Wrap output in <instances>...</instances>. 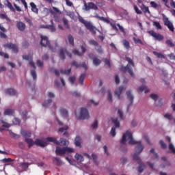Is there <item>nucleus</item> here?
<instances>
[{"mask_svg":"<svg viewBox=\"0 0 175 175\" xmlns=\"http://www.w3.org/2000/svg\"><path fill=\"white\" fill-rule=\"evenodd\" d=\"M29 166V163H20V165L18 167V170L19 172H23L24 170H27V169H28Z\"/></svg>","mask_w":175,"mask_h":175,"instance_id":"obj_18","label":"nucleus"},{"mask_svg":"<svg viewBox=\"0 0 175 175\" xmlns=\"http://www.w3.org/2000/svg\"><path fill=\"white\" fill-rule=\"evenodd\" d=\"M150 153L152 154L153 155V158H158V154H157V152H155V149L152 148L150 149Z\"/></svg>","mask_w":175,"mask_h":175,"instance_id":"obj_53","label":"nucleus"},{"mask_svg":"<svg viewBox=\"0 0 175 175\" xmlns=\"http://www.w3.org/2000/svg\"><path fill=\"white\" fill-rule=\"evenodd\" d=\"M89 106H91V105H93L94 106H98L99 105L98 102L94 101V100H90L88 103Z\"/></svg>","mask_w":175,"mask_h":175,"instance_id":"obj_47","label":"nucleus"},{"mask_svg":"<svg viewBox=\"0 0 175 175\" xmlns=\"http://www.w3.org/2000/svg\"><path fill=\"white\" fill-rule=\"evenodd\" d=\"M149 33L151 36L154 38V40H159V42H161V40H163V36L160 33H158L152 30L150 31Z\"/></svg>","mask_w":175,"mask_h":175,"instance_id":"obj_14","label":"nucleus"},{"mask_svg":"<svg viewBox=\"0 0 175 175\" xmlns=\"http://www.w3.org/2000/svg\"><path fill=\"white\" fill-rule=\"evenodd\" d=\"M30 6L31 8V12H33V13H39V10L38 9V7L35 5L33 2L30 3Z\"/></svg>","mask_w":175,"mask_h":175,"instance_id":"obj_27","label":"nucleus"},{"mask_svg":"<svg viewBox=\"0 0 175 175\" xmlns=\"http://www.w3.org/2000/svg\"><path fill=\"white\" fill-rule=\"evenodd\" d=\"M159 144L161 145V148H167V145H166L163 140H161L159 142Z\"/></svg>","mask_w":175,"mask_h":175,"instance_id":"obj_60","label":"nucleus"},{"mask_svg":"<svg viewBox=\"0 0 175 175\" xmlns=\"http://www.w3.org/2000/svg\"><path fill=\"white\" fill-rule=\"evenodd\" d=\"M81 49L82 52L79 51V50L77 49L72 50L73 54H75V55H78V57H81L84 55V53L87 51V49H85V47H84V46H81Z\"/></svg>","mask_w":175,"mask_h":175,"instance_id":"obj_16","label":"nucleus"},{"mask_svg":"<svg viewBox=\"0 0 175 175\" xmlns=\"http://www.w3.org/2000/svg\"><path fill=\"white\" fill-rule=\"evenodd\" d=\"M117 127L113 126L109 132V135L112 137H116V135H117Z\"/></svg>","mask_w":175,"mask_h":175,"instance_id":"obj_28","label":"nucleus"},{"mask_svg":"<svg viewBox=\"0 0 175 175\" xmlns=\"http://www.w3.org/2000/svg\"><path fill=\"white\" fill-rule=\"evenodd\" d=\"M51 142V143H54L55 144H57V146H68L69 144V142H68L66 139L64 138H60V142L55 139L54 137H47L46 138V142Z\"/></svg>","mask_w":175,"mask_h":175,"instance_id":"obj_7","label":"nucleus"},{"mask_svg":"<svg viewBox=\"0 0 175 175\" xmlns=\"http://www.w3.org/2000/svg\"><path fill=\"white\" fill-rule=\"evenodd\" d=\"M84 7L85 10H86L87 12H88V10H91V9L93 10H98V6L92 2L88 3L87 5V3L85 1Z\"/></svg>","mask_w":175,"mask_h":175,"instance_id":"obj_10","label":"nucleus"},{"mask_svg":"<svg viewBox=\"0 0 175 175\" xmlns=\"http://www.w3.org/2000/svg\"><path fill=\"white\" fill-rule=\"evenodd\" d=\"M75 116L78 120H88L90 118V113L85 108H81L79 112H75Z\"/></svg>","mask_w":175,"mask_h":175,"instance_id":"obj_4","label":"nucleus"},{"mask_svg":"<svg viewBox=\"0 0 175 175\" xmlns=\"http://www.w3.org/2000/svg\"><path fill=\"white\" fill-rule=\"evenodd\" d=\"M92 129H98V121L96 120L92 124Z\"/></svg>","mask_w":175,"mask_h":175,"instance_id":"obj_62","label":"nucleus"},{"mask_svg":"<svg viewBox=\"0 0 175 175\" xmlns=\"http://www.w3.org/2000/svg\"><path fill=\"white\" fill-rule=\"evenodd\" d=\"M36 64L38 68H43V62H42L41 60H37Z\"/></svg>","mask_w":175,"mask_h":175,"instance_id":"obj_63","label":"nucleus"},{"mask_svg":"<svg viewBox=\"0 0 175 175\" xmlns=\"http://www.w3.org/2000/svg\"><path fill=\"white\" fill-rule=\"evenodd\" d=\"M23 59H25L26 61H29V65L32 66V68H34V69L36 68L35 66V63L32 62V56L31 55H23Z\"/></svg>","mask_w":175,"mask_h":175,"instance_id":"obj_19","label":"nucleus"},{"mask_svg":"<svg viewBox=\"0 0 175 175\" xmlns=\"http://www.w3.org/2000/svg\"><path fill=\"white\" fill-rule=\"evenodd\" d=\"M126 96L130 99V105H132L133 103V99L134 96L133 94H132V90H127L126 92Z\"/></svg>","mask_w":175,"mask_h":175,"instance_id":"obj_23","label":"nucleus"},{"mask_svg":"<svg viewBox=\"0 0 175 175\" xmlns=\"http://www.w3.org/2000/svg\"><path fill=\"white\" fill-rule=\"evenodd\" d=\"M65 55H68V57H69V58H72V53L68 52L66 49H62L59 50V58H61L62 59H65L66 57Z\"/></svg>","mask_w":175,"mask_h":175,"instance_id":"obj_8","label":"nucleus"},{"mask_svg":"<svg viewBox=\"0 0 175 175\" xmlns=\"http://www.w3.org/2000/svg\"><path fill=\"white\" fill-rule=\"evenodd\" d=\"M126 61H127V62H129V64L126 65V66H122L121 67V70L122 72H128V73L130 75V76L131 77H133L135 79V72H133V70L132 69L133 68H135V63H133V61L132 60V59L126 57Z\"/></svg>","mask_w":175,"mask_h":175,"instance_id":"obj_2","label":"nucleus"},{"mask_svg":"<svg viewBox=\"0 0 175 175\" xmlns=\"http://www.w3.org/2000/svg\"><path fill=\"white\" fill-rule=\"evenodd\" d=\"M68 42L71 46H75V38H73V36L71 34H69L68 36Z\"/></svg>","mask_w":175,"mask_h":175,"instance_id":"obj_32","label":"nucleus"},{"mask_svg":"<svg viewBox=\"0 0 175 175\" xmlns=\"http://www.w3.org/2000/svg\"><path fill=\"white\" fill-rule=\"evenodd\" d=\"M166 44L169 46L170 47H174V44L170 40H167L165 41Z\"/></svg>","mask_w":175,"mask_h":175,"instance_id":"obj_54","label":"nucleus"},{"mask_svg":"<svg viewBox=\"0 0 175 175\" xmlns=\"http://www.w3.org/2000/svg\"><path fill=\"white\" fill-rule=\"evenodd\" d=\"M103 150L104 151L105 154L107 155V157H109V155H110V153L109 152V148H107V146L105 145L103 147Z\"/></svg>","mask_w":175,"mask_h":175,"instance_id":"obj_43","label":"nucleus"},{"mask_svg":"<svg viewBox=\"0 0 175 175\" xmlns=\"http://www.w3.org/2000/svg\"><path fill=\"white\" fill-rule=\"evenodd\" d=\"M52 9L53 10V12H55V13L57 14H62V12H61V10L56 7H53Z\"/></svg>","mask_w":175,"mask_h":175,"instance_id":"obj_58","label":"nucleus"},{"mask_svg":"<svg viewBox=\"0 0 175 175\" xmlns=\"http://www.w3.org/2000/svg\"><path fill=\"white\" fill-rule=\"evenodd\" d=\"M68 80L71 84H75V81H76V77L71 76L69 77Z\"/></svg>","mask_w":175,"mask_h":175,"instance_id":"obj_52","label":"nucleus"},{"mask_svg":"<svg viewBox=\"0 0 175 175\" xmlns=\"http://www.w3.org/2000/svg\"><path fill=\"white\" fill-rule=\"evenodd\" d=\"M141 9H142V12H144V13L150 14V10H148V7L144 5V4H142L141 5Z\"/></svg>","mask_w":175,"mask_h":175,"instance_id":"obj_37","label":"nucleus"},{"mask_svg":"<svg viewBox=\"0 0 175 175\" xmlns=\"http://www.w3.org/2000/svg\"><path fill=\"white\" fill-rule=\"evenodd\" d=\"M6 94L7 95H10V96H14V95H16L17 92H16V90H14V89H8L6 90Z\"/></svg>","mask_w":175,"mask_h":175,"instance_id":"obj_29","label":"nucleus"},{"mask_svg":"<svg viewBox=\"0 0 175 175\" xmlns=\"http://www.w3.org/2000/svg\"><path fill=\"white\" fill-rule=\"evenodd\" d=\"M53 161L55 162V163H56V165H62V161H61V159H59V158L58 157H55L53 159Z\"/></svg>","mask_w":175,"mask_h":175,"instance_id":"obj_45","label":"nucleus"},{"mask_svg":"<svg viewBox=\"0 0 175 175\" xmlns=\"http://www.w3.org/2000/svg\"><path fill=\"white\" fill-rule=\"evenodd\" d=\"M0 124H3L2 126L3 128H10L11 126L10 124L6 122L3 120H2V118H0Z\"/></svg>","mask_w":175,"mask_h":175,"instance_id":"obj_31","label":"nucleus"},{"mask_svg":"<svg viewBox=\"0 0 175 175\" xmlns=\"http://www.w3.org/2000/svg\"><path fill=\"white\" fill-rule=\"evenodd\" d=\"M75 152V149L69 147L61 148L59 146L56 147L55 153L57 155H65V154H70Z\"/></svg>","mask_w":175,"mask_h":175,"instance_id":"obj_5","label":"nucleus"},{"mask_svg":"<svg viewBox=\"0 0 175 175\" xmlns=\"http://www.w3.org/2000/svg\"><path fill=\"white\" fill-rule=\"evenodd\" d=\"M153 25L157 28V29H162V26H161V23L159 22H154Z\"/></svg>","mask_w":175,"mask_h":175,"instance_id":"obj_50","label":"nucleus"},{"mask_svg":"<svg viewBox=\"0 0 175 175\" xmlns=\"http://www.w3.org/2000/svg\"><path fill=\"white\" fill-rule=\"evenodd\" d=\"M53 102V100H51V98L46 100L44 101V103L42 104V106L44 107H47V106H49V105H51V103Z\"/></svg>","mask_w":175,"mask_h":175,"instance_id":"obj_41","label":"nucleus"},{"mask_svg":"<svg viewBox=\"0 0 175 175\" xmlns=\"http://www.w3.org/2000/svg\"><path fill=\"white\" fill-rule=\"evenodd\" d=\"M75 159L77 162H84V157L79 153L75 154Z\"/></svg>","mask_w":175,"mask_h":175,"instance_id":"obj_24","label":"nucleus"},{"mask_svg":"<svg viewBox=\"0 0 175 175\" xmlns=\"http://www.w3.org/2000/svg\"><path fill=\"white\" fill-rule=\"evenodd\" d=\"M144 167H145L144 164H140V165L138 167L139 173H142L143 170H144Z\"/></svg>","mask_w":175,"mask_h":175,"instance_id":"obj_56","label":"nucleus"},{"mask_svg":"<svg viewBox=\"0 0 175 175\" xmlns=\"http://www.w3.org/2000/svg\"><path fill=\"white\" fill-rule=\"evenodd\" d=\"M169 149L170 150V151H172V152H173V154H175V148L173 144L170 143Z\"/></svg>","mask_w":175,"mask_h":175,"instance_id":"obj_51","label":"nucleus"},{"mask_svg":"<svg viewBox=\"0 0 175 175\" xmlns=\"http://www.w3.org/2000/svg\"><path fill=\"white\" fill-rule=\"evenodd\" d=\"M120 143L124 146H126L127 143L129 144H137L135 147V153L133 154V159L135 161H140V157H139V155L143 152L144 145L142 144V142H137L133 139L132 131L128 130L123 134Z\"/></svg>","mask_w":175,"mask_h":175,"instance_id":"obj_1","label":"nucleus"},{"mask_svg":"<svg viewBox=\"0 0 175 175\" xmlns=\"http://www.w3.org/2000/svg\"><path fill=\"white\" fill-rule=\"evenodd\" d=\"M16 27L19 31H25L26 28V25H25V23L21 21H18L16 23Z\"/></svg>","mask_w":175,"mask_h":175,"instance_id":"obj_22","label":"nucleus"},{"mask_svg":"<svg viewBox=\"0 0 175 175\" xmlns=\"http://www.w3.org/2000/svg\"><path fill=\"white\" fill-rule=\"evenodd\" d=\"M5 49H9L12 50L14 53H17L18 51V49L17 48V45L13 43H8L3 45Z\"/></svg>","mask_w":175,"mask_h":175,"instance_id":"obj_13","label":"nucleus"},{"mask_svg":"<svg viewBox=\"0 0 175 175\" xmlns=\"http://www.w3.org/2000/svg\"><path fill=\"white\" fill-rule=\"evenodd\" d=\"M51 25H48V29L51 31V32H55L57 31V29H55V27L54 26V22H53V20L51 21Z\"/></svg>","mask_w":175,"mask_h":175,"instance_id":"obj_30","label":"nucleus"},{"mask_svg":"<svg viewBox=\"0 0 175 175\" xmlns=\"http://www.w3.org/2000/svg\"><path fill=\"white\" fill-rule=\"evenodd\" d=\"M81 143H83V139L80 136L77 135L75 139V144L76 147H79V148H81Z\"/></svg>","mask_w":175,"mask_h":175,"instance_id":"obj_20","label":"nucleus"},{"mask_svg":"<svg viewBox=\"0 0 175 175\" xmlns=\"http://www.w3.org/2000/svg\"><path fill=\"white\" fill-rule=\"evenodd\" d=\"M122 44L124 45V47L126 49V50H129L131 46L129 45V42H128L126 40H124L122 41Z\"/></svg>","mask_w":175,"mask_h":175,"instance_id":"obj_39","label":"nucleus"},{"mask_svg":"<svg viewBox=\"0 0 175 175\" xmlns=\"http://www.w3.org/2000/svg\"><path fill=\"white\" fill-rule=\"evenodd\" d=\"M107 99L110 103L113 102V93H111V90H110L107 91Z\"/></svg>","mask_w":175,"mask_h":175,"instance_id":"obj_25","label":"nucleus"},{"mask_svg":"<svg viewBox=\"0 0 175 175\" xmlns=\"http://www.w3.org/2000/svg\"><path fill=\"white\" fill-rule=\"evenodd\" d=\"M68 126H65L64 127H62V128H59V130H58V132H64V131H68Z\"/></svg>","mask_w":175,"mask_h":175,"instance_id":"obj_64","label":"nucleus"},{"mask_svg":"<svg viewBox=\"0 0 175 175\" xmlns=\"http://www.w3.org/2000/svg\"><path fill=\"white\" fill-rule=\"evenodd\" d=\"M28 114V112H27V111H21V116H22V117L23 118H27V115Z\"/></svg>","mask_w":175,"mask_h":175,"instance_id":"obj_61","label":"nucleus"},{"mask_svg":"<svg viewBox=\"0 0 175 175\" xmlns=\"http://www.w3.org/2000/svg\"><path fill=\"white\" fill-rule=\"evenodd\" d=\"M163 21L165 23V25L167 27V28L171 31L172 32H174V27L173 26V23L169 21V18L166 17V16L163 15Z\"/></svg>","mask_w":175,"mask_h":175,"instance_id":"obj_9","label":"nucleus"},{"mask_svg":"<svg viewBox=\"0 0 175 175\" xmlns=\"http://www.w3.org/2000/svg\"><path fill=\"white\" fill-rule=\"evenodd\" d=\"M21 133L22 135H23L25 137H31V133L28 131H25L24 130H22L21 131Z\"/></svg>","mask_w":175,"mask_h":175,"instance_id":"obj_35","label":"nucleus"},{"mask_svg":"<svg viewBox=\"0 0 175 175\" xmlns=\"http://www.w3.org/2000/svg\"><path fill=\"white\" fill-rule=\"evenodd\" d=\"M60 113H61V115L62 116V117H68V111L66 109H61L60 110Z\"/></svg>","mask_w":175,"mask_h":175,"instance_id":"obj_44","label":"nucleus"},{"mask_svg":"<svg viewBox=\"0 0 175 175\" xmlns=\"http://www.w3.org/2000/svg\"><path fill=\"white\" fill-rule=\"evenodd\" d=\"M25 142L29 144V147H32L33 144H36V146H39L40 147H46L49 143H47V139H36L35 142L32 139L25 138Z\"/></svg>","mask_w":175,"mask_h":175,"instance_id":"obj_3","label":"nucleus"},{"mask_svg":"<svg viewBox=\"0 0 175 175\" xmlns=\"http://www.w3.org/2000/svg\"><path fill=\"white\" fill-rule=\"evenodd\" d=\"M45 10H48V12L51 13L52 16H53V18L55 19V21H57V23H59L61 21V19H59V17L57 16V14H55V12L53 10L45 8Z\"/></svg>","mask_w":175,"mask_h":175,"instance_id":"obj_21","label":"nucleus"},{"mask_svg":"<svg viewBox=\"0 0 175 175\" xmlns=\"http://www.w3.org/2000/svg\"><path fill=\"white\" fill-rule=\"evenodd\" d=\"M89 43H90V44H92V46H95V47H96L99 44V43H98V42H96L94 40H89Z\"/></svg>","mask_w":175,"mask_h":175,"instance_id":"obj_49","label":"nucleus"},{"mask_svg":"<svg viewBox=\"0 0 175 175\" xmlns=\"http://www.w3.org/2000/svg\"><path fill=\"white\" fill-rule=\"evenodd\" d=\"M111 121L115 128H120L121 124L120 123V120H118V118H112Z\"/></svg>","mask_w":175,"mask_h":175,"instance_id":"obj_26","label":"nucleus"},{"mask_svg":"<svg viewBox=\"0 0 175 175\" xmlns=\"http://www.w3.org/2000/svg\"><path fill=\"white\" fill-rule=\"evenodd\" d=\"M125 90H126V87L122 85L115 90L114 94L117 96L118 99L122 98L121 94L122 92H124V91H125Z\"/></svg>","mask_w":175,"mask_h":175,"instance_id":"obj_11","label":"nucleus"},{"mask_svg":"<svg viewBox=\"0 0 175 175\" xmlns=\"http://www.w3.org/2000/svg\"><path fill=\"white\" fill-rule=\"evenodd\" d=\"M153 54H154V55L158 57V58H165V55H163V54H162L161 53L154 51Z\"/></svg>","mask_w":175,"mask_h":175,"instance_id":"obj_48","label":"nucleus"},{"mask_svg":"<svg viewBox=\"0 0 175 175\" xmlns=\"http://www.w3.org/2000/svg\"><path fill=\"white\" fill-rule=\"evenodd\" d=\"M137 91L139 93H142L144 91L145 94H147L148 92H150V89H148V88H147V85H142L137 89Z\"/></svg>","mask_w":175,"mask_h":175,"instance_id":"obj_17","label":"nucleus"},{"mask_svg":"<svg viewBox=\"0 0 175 175\" xmlns=\"http://www.w3.org/2000/svg\"><path fill=\"white\" fill-rule=\"evenodd\" d=\"M85 27L89 29V31H90V32H92V33H96V29L95 28V27L92 25V23L90 21H87L85 24H84Z\"/></svg>","mask_w":175,"mask_h":175,"instance_id":"obj_15","label":"nucleus"},{"mask_svg":"<svg viewBox=\"0 0 175 175\" xmlns=\"http://www.w3.org/2000/svg\"><path fill=\"white\" fill-rule=\"evenodd\" d=\"M96 17H97V18H98V20H100L101 21H104V23H109V19L103 17V16H99V15H96Z\"/></svg>","mask_w":175,"mask_h":175,"instance_id":"obj_42","label":"nucleus"},{"mask_svg":"<svg viewBox=\"0 0 175 175\" xmlns=\"http://www.w3.org/2000/svg\"><path fill=\"white\" fill-rule=\"evenodd\" d=\"M13 114H14V110L13 109H6L4 111V116H13Z\"/></svg>","mask_w":175,"mask_h":175,"instance_id":"obj_33","label":"nucleus"},{"mask_svg":"<svg viewBox=\"0 0 175 175\" xmlns=\"http://www.w3.org/2000/svg\"><path fill=\"white\" fill-rule=\"evenodd\" d=\"M92 158L95 165H99V161H98V155H96L95 154H92Z\"/></svg>","mask_w":175,"mask_h":175,"instance_id":"obj_36","label":"nucleus"},{"mask_svg":"<svg viewBox=\"0 0 175 175\" xmlns=\"http://www.w3.org/2000/svg\"><path fill=\"white\" fill-rule=\"evenodd\" d=\"M40 38H41V42H40L41 46H43V47H49L53 52L56 51L55 48L51 47V44H50V41L49 40V38H47V36L41 35Z\"/></svg>","mask_w":175,"mask_h":175,"instance_id":"obj_6","label":"nucleus"},{"mask_svg":"<svg viewBox=\"0 0 175 175\" xmlns=\"http://www.w3.org/2000/svg\"><path fill=\"white\" fill-rule=\"evenodd\" d=\"M67 16H68V17L71 18L72 20H75V12H68Z\"/></svg>","mask_w":175,"mask_h":175,"instance_id":"obj_59","label":"nucleus"},{"mask_svg":"<svg viewBox=\"0 0 175 175\" xmlns=\"http://www.w3.org/2000/svg\"><path fill=\"white\" fill-rule=\"evenodd\" d=\"M71 69L69 68L68 70H62L61 73H63L64 75H69L71 72Z\"/></svg>","mask_w":175,"mask_h":175,"instance_id":"obj_57","label":"nucleus"},{"mask_svg":"<svg viewBox=\"0 0 175 175\" xmlns=\"http://www.w3.org/2000/svg\"><path fill=\"white\" fill-rule=\"evenodd\" d=\"M4 5H5V6L9 8V9H10V10H14V8H13V5H12V3L9 1L5 0L4 1Z\"/></svg>","mask_w":175,"mask_h":175,"instance_id":"obj_34","label":"nucleus"},{"mask_svg":"<svg viewBox=\"0 0 175 175\" xmlns=\"http://www.w3.org/2000/svg\"><path fill=\"white\" fill-rule=\"evenodd\" d=\"M88 56L90 59L93 60V65H94V66H99V65H100L102 61H100V59H99L98 57H95V55L93 53H89Z\"/></svg>","mask_w":175,"mask_h":175,"instance_id":"obj_12","label":"nucleus"},{"mask_svg":"<svg viewBox=\"0 0 175 175\" xmlns=\"http://www.w3.org/2000/svg\"><path fill=\"white\" fill-rule=\"evenodd\" d=\"M30 75L32 77L33 80H36V79H38V75L36 74V71H35V70H31Z\"/></svg>","mask_w":175,"mask_h":175,"instance_id":"obj_38","label":"nucleus"},{"mask_svg":"<svg viewBox=\"0 0 175 175\" xmlns=\"http://www.w3.org/2000/svg\"><path fill=\"white\" fill-rule=\"evenodd\" d=\"M63 23H64V27H66V28L69 29V24L68 23V19H66V18H63Z\"/></svg>","mask_w":175,"mask_h":175,"instance_id":"obj_55","label":"nucleus"},{"mask_svg":"<svg viewBox=\"0 0 175 175\" xmlns=\"http://www.w3.org/2000/svg\"><path fill=\"white\" fill-rule=\"evenodd\" d=\"M84 79H85V74H82L79 77V84L83 85L84 83Z\"/></svg>","mask_w":175,"mask_h":175,"instance_id":"obj_46","label":"nucleus"},{"mask_svg":"<svg viewBox=\"0 0 175 175\" xmlns=\"http://www.w3.org/2000/svg\"><path fill=\"white\" fill-rule=\"evenodd\" d=\"M150 96L151 99L154 100V102H157V100H158V99H159V96H158V94H154V93L151 94Z\"/></svg>","mask_w":175,"mask_h":175,"instance_id":"obj_40","label":"nucleus"}]
</instances>
